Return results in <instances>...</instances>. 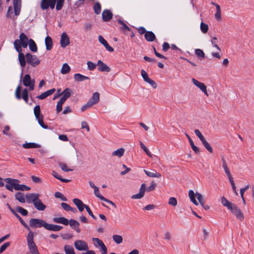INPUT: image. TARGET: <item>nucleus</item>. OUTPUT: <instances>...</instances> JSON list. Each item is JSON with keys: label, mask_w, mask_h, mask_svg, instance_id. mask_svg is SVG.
Here are the masks:
<instances>
[{"label": "nucleus", "mask_w": 254, "mask_h": 254, "mask_svg": "<svg viewBox=\"0 0 254 254\" xmlns=\"http://www.w3.org/2000/svg\"><path fill=\"white\" fill-rule=\"evenodd\" d=\"M55 196L56 198H60L62 200L66 201H67V198L60 192L57 191L55 193Z\"/></svg>", "instance_id": "052dcab7"}, {"label": "nucleus", "mask_w": 254, "mask_h": 254, "mask_svg": "<svg viewBox=\"0 0 254 254\" xmlns=\"http://www.w3.org/2000/svg\"><path fill=\"white\" fill-rule=\"evenodd\" d=\"M72 94L71 89L68 88H65L62 93L60 94L59 96L63 95L67 99L69 98Z\"/></svg>", "instance_id": "ea45409f"}, {"label": "nucleus", "mask_w": 254, "mask_h": 254, "mask_svg": "<svg viewBox=\"0 0 254 254\" xmlns=\"http://www.w3.org/2000/svg\"><path fill=\"white\" fill-rule=\"evenodd\" d=\"M57 0H42L40 3V6L42 9L45 10L50 7L52 9H54Z\"/></svg>", "instance_id": "6e6552de"}, {"label": "nucleus", "mask_w": 254, "mask_h": 254, "mask_svg": "<svg viewBox=\"0 0 254 254\" xmlns=\"http://www.w3.org/2000/svg\"><path fill=\"white\" fill-rule=\"evenodd\" d=\"M102 16L104 21H109L112 18L113 13L110 10L105 9L102 12Z\"/></svg>", "instance_id": "6ab92c4d"}, {"label": "nucleus", "mask_w": 254, "mask_h": 254, "mask_svg": "<svg viewBox=\"0 0 254 254\" xmlns=\"http://www.w3.org/2000/svg\"><path fill=\"white\" fill-rule=\"evenodd\" d=\"M194 133L195 135L199 138V139L200 140V141H202L203 139H205L203 135L201 134L199 130L196 129L194 130Z\"/></svg>", "instance_id": "774afa93"}, {"label": "nucleus", "mask_w": 254, "mask_h": 254, "mask_svg": "<svg viewBox=\"0 0 254 254\" xmlns=\"http://www.w3.org/2000/svg\"><path fill=\"white\" fill-rule=\"evenodd\" d=\"M36 120L38 121L39 124L40 125V126L42 127H43V128H45V129H47L48 128V126L45 125L44 123L43 117L39 118L38 119H36Z\"/></svg>", "instance_id": "338daca9"}, {"label": "nucleus", "mask_w": 254, "mask_h": 254, "mask_svg": "<svg viewBox=\"0 0 254 254\" xmlns=\"http://www.w3.org/2000/svg\"><path fill=\"white\" fill-rule=\"evenodd\" d=\"M70 43L69 39L66 34V33L64 32L62 33L61 35V38L60 41L61 46L62 48H65Z\"/></svg>", "instance_id": "2eb2a0df"}, {"label": "nucleus", "mask_w": 254, "mask_h": 254, "mask_svg": "<svg viewBox=\"0 0 254 254\" xmlns=\"http://www.w3.org/2000/svg\"><path fill=\"white\" fill-rule=\"evenodd\" d=\"M201 142L203 146L205 147V148L210 152L212 153L213 152V149L211 147V146L210 145V144L207 142L205 139H203L202 141H201Z\"/></svg>", "instance_id": "8fccbe9b"}, {"label": "nucleus", "mask_w": 254, "mask_h": 254, "mask_svg": "<svg viewBox=\"0 0 254 254\" xmlns=\"http://www.w3.org/2000/svg\"><path fill=\"white\" fill-rule=\"evenodd\" d=\"M141 75L145 82L150 84L154 88H157V86L156 82L149 78L147 73L144 70H141Z\"/></svg>", "instance_id": "f8f14e48"}, {"label": "nucleus", "mask_w": 254, "mask_h": 254, "mask_svg": "<svg viewBox=\"0 0 254 254\" xmlns=\"http://www.w3.org/2000/svg\"><path fill=\"white\" fill-rule=\"evenodd\" d=\"M75 249L79 251H86L89 249L87 243L83 240H76L74 242Z\"/></svg>", "instance_id": "1a4fd4ad"}, {"label": "nucleus", "mask_w": 254, "mask_h": 254, "mask_svg": "<svg viewBox=\"0 0 254 254\" xmlns=\"http://www.w3.org/2000/svg\"><path fill=\"white\" fill-rule=\"evenodd\" d=\"M215 17L218 20H220L221 19V8L220 6L217 7L216 12L215 14Z\"/></svg>", "instance_id": "bf43d9fd"}, {"label": "nucleus", "mask_w": 254, "mask_h": 254, "mask_svg": "<svg viewBox=\"0 0 254 254\" xmlns=\"http://www.w3.org/2000/svg\"><path fill=\"white\" fill-rule=\"evenodd\" d=\"M93 9L96 14H99L101 10V5L99 2H96L94 6Z\"/></svg>", "instance_id": "c03bdc74"}, {"label": "nucleus", "mask_w": 254, "mask_h": 254, "mask_svg": "<svg viewBox=\"0 0 254 254\" xmlns=\"http://www.w3.org/2000/svg\"><path fill=\"white\" fill-rule=\"evenodd\" d=\"M73 202L80 212H82L84 208H85L86 206H87L86 205L83 204L82 201L78 198L73 199Z\"/></svg>", "instance_id": "b1692460"}, {"label": "nucleus", "mask_w": 254, "mask_h": 254, "mask_svg": "<svg viewBox=\"0 0 254 254\" xmlns=\"http://www.w3.org/2000/svg\"><path fill=\"white\" fill-rule=\"evenodd\" d=\"M144 172L146 174V175L149 177L159 178L161 177V175L160 173H157L156 171H153L151 172L146 170H144Z\"/></svg>", "instance_id": "c756f323"}, {"label": "nucleus", "mask_w": 254, "mask_h": 254, "mask_svg": "<svg viewBox=\"0 0 254 254\" xmlns=\"http://www.w3.org/2000/svg\"><path fill=\"white\" fill-rule=\"evenodd\" d=\"M145 39L148 42H152L155 39V35L152 31H147L144 34Z\"/></svg>", "instance_id": "c85d7f7f"}, {"label": "nucleus", "mask_w": 254, "mask_h": 254, "mask_svg": "<svg viewBox=\"0 0 254 254\" xmlns=\"http://www.w3.org/2000/svg\"><path fill=\"white\" fill-rule=\"evenodd\" d=\"M46 49L50 50L53 47V41L52 38L49 36H47L45 40Z\"/></svg>", "instance_id": "2f4dec72"}, {"label": "nucleus", "mask_w": 254, "mask_h": 254, "mask_svg": "<svg viewBox=\"0 0 254 254\" xmlns=\"http://www.w3.org/2000/svg\"><path fill=\"white\" fill-rule=\"evenodd\" d=\"M113 239L115 243L120 244L123 242V238L121 236L119 235H114L113 236Z\"/></svg>", "instance_id": "603ef678"}, {"label": "nucleus", "mask_w": 254, "mask_h": 254, "mask_svg": "<svg viewBox=\"0 0 254 254\" xmlns=\"http://www.w3.org/2000/svg\"><path fill=\"white\" fill-rule=\"evenodd\" d=\"M195 54L197 57L200 58L201 59H203L205 57V54L203 51L199 49L195 50Z\"/></svg>", "instance_id": "3c124183"}, {"label": "nucleus", "mask_w": 254, "mask_h": 254, "mask_svg": "<svg viewBox=\"0 0 254 254\" xmlns=\"http://www.w3.org/2000/svg\"><path fill=\"white\" fill-rule=\"evenodd\" d=\"M25 57L27 62L34 67L38 65L40 63V60L35 55L27 53L26 54Z\"/></svg>", "instance_id": "0eeeda50"}, {"label": "nucleus", "mask_w": 254, "mask_h": 254, "mask_svg": "<svg viewBox=\"0 0 254 254\" xmlns=\"http://www.w3.org/2000/svg\"><path fill=\"white\" fill-rule=\"evenodd\" d=\"M64 251L65 254H76L73 248L70 245H65L64 246Z\"/></svg>", "instance_id": "a19ab883"}, {"label": "nucleus", "mask_w": 254, "mask_h": 254, "mask_svg": "<svg viewBox=\"0 0 254 254\" xmlns=\"http://www.w3.org/2000/svg\"><path fill=\"white\" fill-rule=\"evenodd\" d=\"M33 205L35 208L39 211H44L46 208V206L42 202L39 198L36 201Z\"/></svg>", "instance_id": "412c9836"}, {"label": "nucleus", "mask_w": 254, "mask_h": 254, "mask_svg": "<svg viewBox=\"0 0 254 254\" xmlns=\"http://www.w3.org/2000/svg\"><path fill=\"white\" fill-rule=\"evenodd\" d=\"M222 167L223 168L225 172L227 175V177L229 179V180H231V179H232V176L229 171V170L227 166L226 161L224 160H223V164H222Z\"/></svg>", "instance_id": "58836bf2"}, {"label": "nucleus", "mask_w": 254, "mask_h": 254, "mask_svg": "<svg viewBox=\"0 0 254 254\" xmlns=\"http://www.w3.org/2000/svg\"><path fill=\"white\" fill-rule=\"evenodd\" d=\"M118 22L121 25L122 27H121V29L122 30H126L127 31H130V28L121 19H118Z\"/></svg>", "instance_id": "09e8293b"}, {"label": "nucleus", "mask_w": 254, "mask_h": 254, "mask_svg": "<svg viewBox=\"0 0 254 254\" xmlns=\"http://www.w3.org/2000/svg\"><path fill=\"white\" fill-rule=\"evenodd\" d=\"M15 197L16 200L21 203H25L26 202V195L21 192H17L15 194Z\"/></svg>", "instance_id": "cd10ccee"}, {"label": "nucleus", "mask_w": 254, "mask_h": 254, "mask_svg": "<svg viewBox=\"0 0 254 254\" xmlns=\"http://www.w3.org/2000/svg\"><path fill=\"white\" fill-rule=\"evenodd\" d=\"M145 191V184H142L139 190V193L131 196L132 199H140L143 197Z\"/></svg>", "instance_id": "a211bd4d"}, {"label": "nucleus", "mask_w": 254, "mask_h": 254, "mask_svg": "<svg viewBox=\"0 0 254 254\" xmlns=\"http://www.w3.org/2000/svg\"><path fill=\"white\" fill-rule=\"evenodd\" d=\"M29 47L30 50L33 52L37 51V45L32 39H30L29 41Z\"/></svg>", "instance_id": "79ce46f5"}, {"label": "nucleus", "mask_w": 254, "mask_h": 254, "mask_svg": "<svg viewBox=\"0 0 254 254\" xmlns=\"http://www.w3.org/2000/svg\"><path fill=\"white\" fill-rule=\"evenodd\" d=\"M29 40L27 37L23 33L20 34L19 39L15 40L13 43L14 47L17 52H21V46L26 48L28 46Z\"/></svg>", "instance_id": "f03ea898"}, {"label": "nucleus", "mask_w": 254, "mask_h": 254, "mask_svg": "<svg viewBox=\"0 0 254 254\" xmlns=\"http://www.w3.org/2000/svg\"><path fill=\"white\" fill-rule=\"evenodd\" d=\"M16 211L20 213L23 216H26L28 214V211L20 206H16L15 208Z\"/></svg>", "instance_id": "49530a36"}, {"label": "nucleus", "mask_w": 254, "mask_h": 254, "mask_svg": "<svg viewBox=\"0 0 254 254\" xmlns=\"http://www.w3.org/2000/svg\"><path fill=\"white\" fill-rule=\"evenodd\" d=\"M46 223L44 220L38 218H32L29 220V225L30 227L33 228H41L42 227L45 228Z\"/></svg>", "instance_id": "423d86ee"}, {"label": "nucleus", "mask_w": 254, "mask_h": 254, "mask_svg": "<svg viewBox=\"0 0 254 254\" xmlns=\"http://www.w3.org/2000/svg\"><path fill=\"white\" fill-rule=\"evenodd\" d=\"M63 228V227L60 225H54L51 224L46 223L45 229L53 231H59Z\"/></svg>", "instance_id": "5701e85b"}, {"label": "nucleus", "mask_w": 254, "mask_h": 254, "mask_svg": "<svg viewBox=\"0 0 254 254\" xmlns=\"http://www.w3.org/2000/svg\"><path fill=\"white\" fill-rule=\"evenodd\" d=\"M53 221L56 223H60L64 225H67L68 224V219L63 217H54L53 218Z\"/></svg>", "instance_id": "a878e982"}, {"label": "nucleus", "mask_w": 254, "mask_h": 254, "mask_svg": "<svg viewBox=\"0 0 254 254\" xmlns=\"http://www.w3.org/2000/svg\"><path fill=\"white\" fill-rule=\"evenodd\" d=\"M24 148H38L40 147L39 144L35 143H26L23 144Z\"/></svg>", "instance_id": "a18cd8bd"}, {"label": "nucleus", "mask_w": 254, "mask_h": 254, "mask_svg": "<svg viewBox=\"0 0 254 254\" xmlns=\"http://www.w3.org/2000/svg\"><path fill=\"white\" fill-rule=\"evenodd\" d=\"M94 193L96 197H97L98 198H99V199H100L101 200L106 201V202L112 204L115 207H116V204L113 202L106 198L105 197H104V196H103L102 195L100 194V193H99V189L97 187L96 188H95V189H94Z\"/></svg>", "instance_id": "4468645a"}, {"label": "nucleus", "mask_w": 254, "mask_h": 254, "mask_svg": "<svg viewBox=\"0 0 254 254\" xmlns=\"http://www.w3.org/2000/svg\"><path fill=\"white\" fill-rule=\"evenodd\" d=\"M13 3L14 14L15 16H18L19 15L21 10V0H13Z\"/></svg>", "instance_id": "f3484780"}, {"label": "nucleus", "mask_w": 254, "mask_h": 254, "mask_svg": "<svg viewBox=\"0 0 254 254\" xmlns=\"http://www.w3.org/2000/svg\"><path fill=\"white\" fill-rule=\"evenodd\" d=\"M168 204L173 206H176L177 204V199L174 197H170L168 200Z\"/></svg>", "instance_id": "e2e57ef3"}, {"label": "nucleus", "mask_w": 254, "mask_h": 254, "mask_svg": "<svg viewBox=\"0 0 254 254\" xmlns=\"http://www.w3.org/2000/svg\"><path fill=\"white\" fill-rule=\"evenodd\" d=\"M99 99L100 94L98 92H96L93 93L92 96L89 101L94 105L99 102Z\"/></svg>", "instance_id": "bb28decb"}, {"label": "nucleus", "mask_w": 254, "mask_h": 254, "mask_svg": "<svg viewBox=\"0 0 254 254\" xmlns=\"http://www.w3.org/2000/svg\"><path fill=\"white\" fill-rule=\"evenodd\" d=\"M97 65L98 70L100 71L109 72L110 71V68L101 60L98 61Z\"/></svg>", "instance_id": "aec40b11"}, {"label": "nucleus", "mask_w": 254, "mask_h": 254, "mask_svg": "<svg viewBox=\"0 0 254 254\" xmlns=\"http://www.w3.org/2000/svg\"><path fill=\"white\" fill-rule=\"evenodd\" d=\"M191 81L193 84L198 87L206 96H209L207 90V87L203 83L193 78H192Z\"/></svg>", "instance_id": "9d476101"}, {"label": "nucleus", "mask_w": 254, "mask_h": 254, "mask_svg": "<svg viewBox=\"0 0 254 254\" xmlns=\"http://www.w3.org/2000/svg\"><path fill=\"white\" fill-rule=\"evenodd\" d=\"M55 91H56L55 89L53 88L52 89H50L49 90H48V91L43 93L41 95L38 96L37 97V98L40 100L44 99L48 96L53 94L55 92Z\"/></svg>", "instance_id": "393cba45"}, {"label": "nucleus", "mask_w": 254, "mask_h": 254, "mask_svg": "<svg viewBox=\"0 0 254 254\" xmlns=\"http://www.w3.org/2000/svg\"><path fill=\"white\" fill-rule=\"evenodd\" d=\"M74 79L77 81H82L89 78L88 77L84 76L80 73H76L74 75Z\"/></svg>", "instance_id": "e433bc0d"}, {"label": "nucleus", "mask_w": 254, "mask_h": 254, "mask_svg": "<svg viewBox=\"0 0 254 254\" xmlns=\"http://www.w3.org/2000/svg\"><path fill=\"white\" fill-rule=\"evenodd\" d=\"M34 114L36 119L43 117V115H41L40 106L39 105H36L34 107Z\"/></svg>", "instance_id": "4c0bfd02"}, {"label": "nucleus", "mask_w": 254, "mask_h": 254, "mask_svg": "<svg viewBox=\"0 0 254 254\" xmlns=\"http://www.w3.org/2000/svg\"><path fill=\"white\" fill-rule=\"evenodd\" d=\"M87 68L89 70H93L97 66V64L93 63L91 61L87 62Z\"/></svg>", "instance_id": "6e6d98bb"}, {"label": "nucleus", "mask_w": 254, "mask_h": 254, "mask_svg": "<svg viewBox=\"0 0 254 254\" xmlns=\"http://www.w3.org/2000/svg\"><path fill=\"white\" fill-rule=\"evenodd\" d=\"M186 135L187 137L188 138V140L189 141V142L190 143V145L191 146V147L192 150L195 153H198L199 152V148L194 144L192 140L191 139L190 136L188 134L186 133Z\"/></svg>", "instance_id": "f704fd0d"}, {"label": "nucleus", "mask_w": 254, "mask_h": 254, "mask_svg": "<svg viewBox=\"0 0 254 254\" xmlns=\"http://www.w3.org/2000/svg\"><path fill=\"white\" fill-rule=\"evenodd\" d=\"M125 149L123 148H120L113 151L112 153L113 156H118L120 158L124 154Z\"/></svg>", "instance_id": "72a5a7b5"}, {"label": "nucleus", "mask_w": 254, "mask_h": 254, "mask_svg": "<svg viewBox=\"0 0 254 254\" xmlns=\"http://www.w3.org/2000/svg\"><path fill=\"white\" fill-rule=\"evenodd\" d=\"M221 202L224 206L227 207L229 209H231V207L234 204L229 202L224 196L221 197Z\"/></svg>", "instance_id": "473e14b6"}, {"label": "nucleus", "mask_w": 254, "mask_h": 254, "mask_svg": "<svg viewBox=\"0 0 254 254\" xmlns=\"http://www.w3.org/2000/svg\"><path fill=\"white\" fill-rule=\"evenodd\" d=\"M139 144L140 145V147L143 150V151L146 153V154L150 157H152V156L151 153L148 150V149L146 147L145 145L142 143V142L140 141Z\"/></svg>", "instance_id": "864d4df0"}, {"label": "nucleus", "mask_w": 254, "mask_h": 254, "mask_svg": "<svg viewBox=\"0 0 254 254\" xmlns=\"http://www.w3.org/2000/svg\"><path fill=\"white\" fill-rule=\"evenodd\" d=\"M18 52L19 53L18 60L20 63V64L22 67H23L26 65V62L24 55L21 52Z\"/></svg>", "instance_id": "c9c22d12"}, {"label": "nucleus", "mask_w": 254, "mask_h": 254, "mask_svg": "<svg viewBox=\"0 0 254 254\" xmlns=\"http://www.w3.org/2000/svg\"><path fill=\"white\" fill-rule=\"evenodd\" d=\"M28 97H29V96H28V89H26V88H25L22 91V94L21 98L24 100V101L26 103H28Z\"/></svg>", "instance_id": "de8ad7c7"}, {"label": "nucleus", "mask_w": 254, "mask_h": 254, "mask_svg": "<svg viewBox=\"0 0 254 254\" xmlns=\"http://www.w3.org/2000/svg\"><path fill=\"white\" fill-rule=\"evenodd\" d=\"M14 216L19 220V221L20 222L21 224L29 231H31L30 228L29 226L26 224V223L23 221V220L22 219V218L16 212V211L15 210L14 212L12 213Z\"/></svg>", "instance_id": "7c9ffc66"}, {"label": "nucleus", "mask_w": 254, "mask_h": 254, "mask_svg": "<svg viewBox=\"0 0 254 254\" xmlns=\"http://www.w3.org/2000/svg\"><path fill=\"white\" fill-rule=\"evenodd\" d=\"M200 29L203 33H206L208 30V25L203 22L200 24Z\"/></svg>", "instance_id": "69168bd1"}, {"label": "nucleus", "mask_w": 254, "mask_h": 254, "mask_svg": "<svg viewBox=\"0 0 254 254\" xmlns=\"http://www.w3.org/2000/svg\"><path fill=\"white\" fill-rule=\"evenodd\" d=\"M21 89V86L19 85L17 87L16 90H15V97H16V99L18 100H20L21 98L22 95H21V93H20Z\"/></svg>", "instance_id": "13d9d810"}, {"label": "nucleus", "mask_w": 254, "mask_h": 254, "mask_svg": "<svg viewBox=\"0 0 254 254\" xmlns=\"http://www.w3.org/2000/svg\"><path fill=\"white\" fill-rule=\"evenodd\" d=\"M92 241L96 243L97 244L101 247L100 251L102 252V254H107V249L102 241H101V240H100L98 238H93Z\"/></svg>", "instance_id": "dca6fc26"}, {"label": "nucleus", "mask_w": 254, "mask_h": 254, "mask_svg": "<svg viewBox=\"0 0 254 254\" xmlns=\"http://www.w3.org/2000/svg\"><path fill=\"white\" fill-rule=\"evenodd\" d=\"M10 245V242H7L3 244L0 248V254L4 252Z\"/></svg>", "instance_id": "0e129e2a"}, {"label": "nucleus", "mask_w": 254, "mask_h": 254, "mask_svg": "<svg viewBox=\"0 0 254 254\" xmlns=\"http://www.w3.org/2000/svg\"><path fill=\"white\" fill-rule=\"evenodd\" d=\"M3 181L7 184L5 186L6 189L11 191H12L13 189L16 190L22 191H27L30 190L29 187L25 185L19 184L20 181L18 180L10 178H5L3 180L2 178H0V187L4 186V184Z\"/></svg>", "instance_id": "f257e3e1"}, {"label": "nucleus", "mask_w": 254, "mask_h": 254, "mask_svg": "<svg viewBox=\"0 0 254 254\" xmlns=\"http://www.w3.org/2000/svg\"><path fill=\"white\" fill-rule=\"evenodd\" d=\"M189 195L191 201L194 205H198V203L195 199V196H196L200 205H203V203H204V198L203 196L201 195V194L198 192H196L195 193H194V191L192 190H190L189 191Z\"/></svg>", "instance_id": "20e7f679"}, {"label": "nucleus", "mask_w": 254, "mask_h": 254, "mask_svg": "<svg viewBox=\"0 0 254 254\" xmlns=\"http://www.w3.org/2000/svg\"><path fill=\"white\" fill-rule=\"evenodd\" d=\"M57 3L56 6V9L57 11L61 10L64 3V0H57Z\"/></svg>", "instance_id": "5fc2aeb1"}, {"label": "nucleus", "mask_w": 254, "mask_h": 254, "mask_svg": "<svg viewBox=\"0 0 254 254\" xmlns=\"http://www.w3.org/2000/svg\"><path fill=\"white\" fill-rule=\"evenodd\" d=\"M22 82L25 87H28L30 90H34L35 87V80L32 79L29 74H26L22 79Z\"/></svg>", "instance_id": "39448f33"}, {"label": "nucleus", "mask_w": 254, "mask_h": 254, "mask_svg": "<svg viewBox=\"0 0 254 254\" xmlns=\"http://www.w3.org/2000/svg\"><path fill=\"white\" fill-rule=\"evenodd\" d=\"M59 165L63 171L68 172L72 170V169H68L66 165L64 163L60 162Z\"/></svg>", "instance_id": "680f3d73"}, {"label": "nucleus", "mask_w": 254, "mask_h": 254, "mask_svg": "<svg viewBox=\"0 0 254 254\" xmlns=\"http://www.w3.org/2000/svg\"><path fill=\"white\" fill-rule=\"evenodd\" d=\"M27 246L31 254H40L38 248L34 242V234L31 231H29L26 237Z\"/></svg>", "instance_id": "7ed1b4c3"}, {"label": "nucleus", "mask_w": 254, "mask_h": 254, "mask_svg": "<svg viewBox=\"0 0 254 254\" xmlns=\"http://www.w3.org/2000/svg\"><path fill=\"white\" fill-rule=\"evenodd\" d=\"M231 212L235 215L236 218L240 220H242L244 219V216L243 213L241 212L240 209L236 206V204H234L231 208L230 209Z\"/></svg>", "instance_id": "9b49d317"}, {"label": "nucleus", "mask_w": 254, "mask_h": 254, "mask_svg": "<svg viewBox=\"0 0 254 254\" xmlns=\"http://www.w3.org/2000/svg\"><path fill=\"white\" fill-rule=\"evenodd\" d=\"M68 224L72 229H75L77 233H80L81 231L79 228V223L75 220L70 219L68 221Z\"/></svg>", "instance_id": "4be33fe9"}, {"label": "nucleus", "mask_w": 254, "mask_h": 254, "mask_svg": "<svg viewBox=\"0 0 254 254\" xmlns=\"http://www.w3.org/2000/svg\"><path fill=\"white\" fill-rule=\"evenodd\" d=\"M94 105L88 101L86 104H85L81 108L82 112L85 111L86 110L92 107Z\"/></svg>", "instance_id": "4d7b16f0"}, {"label": "nucleus", "mask_w": 254, "mask_h": 254, "mask_svg": "<svg viewBox=\"0 0 254 254\" xmlns=\"http://www.w3.org/2000/svg\"><path fill=\"white\" fill-rule=\"evenodd\" d=\"M40 194L36 193H28L26 195V201L27 203L34 204L39 198Z\"/></svg>", "instance_id": "ddd939ff"}, {"label": "nucleus", "mask_w": 254, "mask_h": 254, "mask_svg": "<svg viewBox=\"0 0 254 254\" xmlns=\"http://www.w3.org/2000/svg\"><path fill=\"white\" fill-rule=\"evenodd\" d=\"M70 70V67L68 64L66 63L63 64L61 70V72L63 74H65L68 73Z\"/></svg>", "instance_id": "37998d69"}]
</instances>
